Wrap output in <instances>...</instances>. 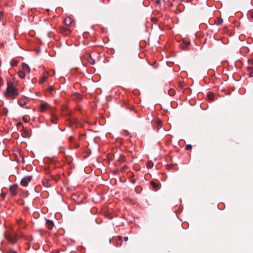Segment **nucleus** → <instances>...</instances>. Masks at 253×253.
Returning a JSON list of instances; mask_svg holds the SVG:
<instances>
[{
  "label": "nucleus",
  "mask_w": 253,
  "mask_h": 253,
  "mask_svg": "<svg viewBox=\"0 0 253 253\" xmlns=\"http://www.w3.org/2000/svg\"><path fill=\"white\" fill-rule=\"evenodd\" d=\"M8 253H17V252L13 250L10 249L8 251Z\"/></svg>",
  "instance_id": "21"
},
{
  "label": "nucleus",
  "mask_w": 253,
  "mask_h": 253,
  "mask_svg": "<svg viewBox=\"0 0 253 253\" xmlns=\"http://www.w3.org/2000/svg\"><path fill=\"white\" fill-rule=\"evenodd\" d=\"M73 139V138L72 137H70L69 138V140L70 142H71Z\"/></svg>",
  "instance_id": "31"
},
{
  "label": "nucleus",
  "mask_w": 253,
  "mask_h": 253,
  "mask_svg": "<svg viewBox=\"0 0 253 253\" xmlns=\"http://www.w3.org/2000/svg\"><path fill=\"white\" fill-rule=\"evenodd\" d=\"M250 14L251 17L253 19V11L251 12L250 13Z\"/></svg>",
  "instance_id": "26"
},
{
  "label": "nucleus",
  "mask_w": 253,
  "mask_h": 253,
  "mask_svg": "<svg viewBox=\"0 0 253 253\" xmlns=\"http://www.w3.org/2000/svg\"><path fill=\"white\" fill-rule=\"evenodd\" d=\"M3 15V12L2 11H0V21H1L2 17Z\"/></svg>",
  "instance_id": "24"
},
{
  "label": "nucleus",
  "mask_w": 253,
  "mask_h": 253,
  "mask_svg": "<svg viewBox=\"0 0 253 253\" xmlns=\"http://www.w3.org/2000/svg\"><path fill=\"white\" fill-rule=\"evenodd\" d=\"M46 226L49 229L51 230L54 226L53 222L50 220H47L46 222Z\"/></svg>",
  "instance_id": "10"
},
{
  "label": "nucleus",
  "mask_w": 253,
  "mask_h": 253,
  "mask_svg": "<svg viewBox=\"0 0 253 253\" xmlns=\"http://www.w3.org/2000/svg\"><path fill=\"white\" fill-rule=\"evenodd\" d=\"M124 134L125 135H127L128 134V132L127 130H124Z\"/></svg>",
  "instance_id": "23"
},
{
  "label": "nucleus",
  "mask_w": 253,
  "mask_h": 253,
  "mask_svg": "<svg viewBox=\"0 0 253 253\" xmlns=\"http://www.w3.org/2000/svg\"><path fill=\"white\" fill-rule=\"evenodd\" d=\"M118 239L121 241L122 240V237L121 236H119Z\"/></svg>",
  "instance_id": "30"
},
{
  "label": "nucleus",
  "mask_w": 253,
  "mask_h": 253,
  "mask_svg": "<svg viewBox=\"0 0 253 253\" xmlns=\"http://www.w3.org/2000/svg\"><path fill=\"white\" fill-rule=\"evenodd\" d=\"M146 166L148 169H151L153 167L154 164H153V162L149 161L147 163Z\"/></svg>",
  "instance_id": "13"
},
{
  "label": "nucleus",
  "mask_w": 253,
  "mask_h": 253,
  "mask_svg": "<svg viewBox=\"0 0 253 253\" xmlns=\"http://www.w3.org/2000/svg\"><path fill=\"white\" fill-rule=\"evenodd\" d=\"M18 76L20 78L23 79L25 77V72H24L23 71H19L18 72Z\"/></svg>",
  "instance_id": "12"
},
{
  "label": "nucleus",
  "mask_w": 253,
  "mask_h": 253,
  "mask_svg": "<svg viewBox=\"0 0 253 253\" xmlns=\"http://www.w3.org/2000/svg\"><path fill=\"white\" fill-rule=\"evenodd\" d=\"M223 22V20L221 18H218V19H217V20L215 21V23L216 25H220L221 24H222Z\"/></svg>",
  "instance_id": "16"
},
{
  "label": "nucleus",
  "mask_w": 253,
  "mask_h": 253,
  "mask_svg": "<svg viewBox=\"0 0 253 253\" xmlns=\"http://www.w3.org/2000/svg\"><path fill=\"white\" fill-rule=\"evenodd\" d=\"M151 184L153 187V189L154 190L156 191L158 189H159L160 187V184L158 183L155 182L153 181H151L150 182Z\"/></svg>",
  "instance_id": "11"
},
{
  "label": "nucleus",
  "mask_w": 253,
  "mask_h": 253,
  "mask_svg": "<svg viewBox=\"0 0 253 253\" xmlns=\"http://www.w3.org/2000/svg\"><path fill=\"white\" fill-rule=\"evenodd\" d=\"M4 96L11 99L16 98L19 95L17 86L12 83H7V88L4 93Z\"/></svg>",
  "instance_id": "1"
},
{
  "label": "nucleus",
  "mask_w": 253,
  "mask_h": 253,
  "mask_svg": "<svg viewBox=\"0 0 253 253\" xmlns=\"http://www.w3.org/2000/svg\"><path fill=\"white\" fill-rule=\"evenodd\" d=\"M22 71H23L24 72H27L29 73L30 72V68L29 66L23 63L22 66Z\"/></svg>",
  "instance_id": "9"
},
{
  "label": "nucleus",
  "mask_w": 253,
  "mask_h": 253,
  "mask_svg": "<svg viewBox=\"0 0 253 253\" xmlns=\"http://www.w3.org/2000/svg\"><path fill=\"white\" fill-rule=\"evenodd\" d=\"M192 145H191L190 144H188L186 146V150H190L192 149Z\"/></svg>",
  "instance_id": "19"
},
{
  "label": "nucleus",
  "mask_w": 253,
  "mask_h": 253,
  "mask_svg": "<svg viewBox=\"0 0 253 253\" xmlns=\"http://www.w3.org/2000/svg\"><path fill=\"white\" fill-rule=\"evenodd\" d=\"M17 65V62L16 61H14L12 63V65L14 66H16Z\"/></svg>",
  "instance_id": "25"
},
{
  "label": "nucleus",
  "mask_w": 253,
  "mask_h": 253,
  "mask_svg": "<svg viewBox=\"0 0 253 253\" xmlns=\"http://www.w3.org/2000/svg\"><path fill=\"white\" fill-rule=\"evenodd\" d=\"M5 239L10 243L15 244L17 242V239L14 233L7 232L4 235Z\"/></svg>",
  "instance_id": "2"
},
{
  "label": "nucleus",
  "mask_w": 253,
  "mask_h": 253,
  "mask_svg": "<svg viewBox=\"0 0 253 253\" xmlns=\"http://www.w3.org/2000/svg\"><path fill=\"white\" fill-rule=\"evenodd\" d=\"M249 76H250V77H253V72H251L250 73Z\"/></svg>",
  "instance_id": "27"
},
{
  "label": "nucleus",
  "mask_w": 253,
  "mask_h": 253,
  "mask_svg": "<svg viewBox=\"0 0 253 253\" xmlns=\"http://www.w3.org/2000/svg\"><path fill=\"white\" fill-rule=\"evenodd\" d=\"M47 79V77L43 76L41 78V80L40 81V84H43Z\"/></svg>",
  "instance_id": "17"
},
{
  "label": "nucleus",
  "mask_w": 253,
  "mask_h": 253,
  "mask_svg": "<svg viewBox=\"0 0 253 253\" xmlns=\"http://www.w3.org/2000/svg\"><path fill=\"white\" fill-rule=\"evenodd\" d=\"M47 90L49 91H52L53 90V88L52 86H49L48 88H47Z\"/></svg>",
  "instance_id": "20"
},
{
  "label": "nucleus",
  "mask_w": 253,
  "mask_h": 253,
  "mask_svg": "<svg viewBox=\"0 0 253 253\" xmlns=\"http://www.w3.org/2000/svg\"><path fill=\"white\" fill-rule=\"evenodd\" d=\"M247 69H248V71H251V70H252L253 69V66H248L247 67Z\"/></svg>",
  "instance_id": "22"
},
{
  "label": "nucleus",
  "mask_w": 253,
  "mask_h": 253,
  "mask_svg": "<svg viewBox=\"0 0 253 253\" xmlns=\"http://www.w3.org/2000/svg\"><path fill=\"white\" fill-rule=\"evenodd\" d=\"M124 240L125 241H127L128 240V237H124Z\"/></svg>",
  "instance_id": "28"
},
{
  "label": "nucleus",
  "mask_w": 253,
  "mask_h": 253,
  "mask_svg": "<svg viewBox=\"0 0 253 253\" xmlns=\"http://www.w3.org/2000/svg\"><path fill=\"white\" fill-rule=\"evenodd\" d=\"M46 109V106L45 104H41L40 106V110L41 111L43 112Z\"/></svg>",
  "instance_id": "15"
},
{
  "label": "nucleus",
  "mask_w": 253,
  "mask_h": 253,
  "mask_svg": "<svg viewBox=\"0 0 253 253\" xmlns=\"http://www.w3.org/2000/svg\"><path fill=\"white\" fill-rule=\"evenodd\" d=\"M32 176H27L24 177L21 180L20 183L24 187H26L28 186L29 182L32 180Z\"/></svg>",
  "instance_id": "3"
},
{
  "label": "nucleus",
  "mask_w": 253,
  "mask_h": 253,
  "mask_svg": "<svg viewBox=\"0 0 253 253\" xmlns=\"http://www.w3.org/2000/svg\"><path fill=\"white\" fill-rule=\"evenodd\" d=\"M28 101V99L27 98L25 97H22L18 99V103L20 106L22 107L27 104Z\"/></svg>",
  "instance_id": "5"
},
{
  "label": "nucleus",
  "mask_w": 253,
  "mask_h": 253,
  "mask_svg": "<svg viewBox=\"0 0 253 253\" xmlns=\"http://www.w3.org/2000/svg\"><path fill=\"white\" fill-rule=\"evenodd\" d=\"M60 32L63 35L65 36H68L70 35L71 33V31L66 27H62L60 29Z\"/></svg>",
  "instance_id": "6"
},
{
  "label": "nucleus",
  "mask_w": 253,
  "mask_h": 253,
  "mask_svg": "<svg viewBox=\"0 0 253 253\" xmlns=\"http://www.w3.org/2000/svg\"><path fill=\"white\" fill-rule=\"evenodd\" d=\"M73 20L70 17H66L64 20V23L67 26H70L72 24Z\"/></svg>",
  "instance_id": "8"
},
{
  "label": "nucleus",
  "mask_w": 253,
  "mask_h": 253,
  "mask_svg": "<svg viewBox=\"0 0 253 253\" xmlns=\"http://www.w3.org/2000/svg\"><path fill=\"white\" fill-rule=\"evenodd\" d=\"M249 62L252 64H253V59H252L251 60L249 61Z\"/></svg>",
  "instance_id": "29"
},
{
  "label": "nucleus",
  "mask_w": 253,
  "mask_h": 253,
  "mask_svg": "<svg viewBox=\"0 0 253 253\" xmlns=\"http://www.w3.org/2000/svg\"><path fill=\"white\" fill-rule=\"evenodd\" d=\"M84 59L90 64L93 65L95 63V60L93 59L91 55L87 53L84 55Z\"/></svg>",
  "instance_id": "4"
},
{
  "label": "nucleus",
  "mask_w": 253,
  "mask_h": 253,
  "mask_svg": "<svg viewBox=\"0 0 253 253\" xmlns=\"http://www.w3.org/2000/svg\"><path fill=\"white\" fill-rule=\"evenodd\" d=\"M9 190L12 196H15L17 194V186L16 185H13L9 188Z\"/></svg>",
  "instance_id": "7"
},
{
  "label": "nucleus",
  "mask_w": 253,
  "mask_h": 253,
  "mask_svg": "<svg viewBox=\"0 0 253 253\" xmlns=\"http://www.w3.org/2000/svg\"><path fill=\"white\" fill-rule=\"evenodd\" d=\"M162 126V122L161 121H159L157 122V126L159 127H161Z\"/></svg>",
  "instance_id": "18"
},
{
  "label": "nucleus",
  "mask_w": 253,
  "mask_h": 253,
  "mask_svg": "<svg viewBox=\"0 0 253 253\" xmlns=\"http://www.w3.org/2000/svg\"><path fill=\"white\" fill-rule=\"evenodd\" d=\"M208 98L210 100L212 101L214 99V95L212 93H209L208 95Z\"/></svg>",
  "instance_id": "14"
}]
</instances>
